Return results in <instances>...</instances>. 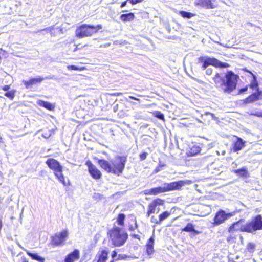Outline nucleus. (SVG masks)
Here are the masks:
<instances>
[{"mask_svg": "<svg viewBox=\"0 0 262 262\" xmlns=\"http://www.w3.org/2000/svg\"><path fill=\"white\" fill-rule=\"evenodd\" d=\"M126 161V158L123 156L116 157L114 159L111 161V163L103 159H98V163L102 168L108 172L117 176H119L122 173Z\"/></svg>", "mask_w": 262, "mask_h": 262, "instance_id": "nucleus-1", "label": "nucleus"}, {"mask_svg": "<svg viewBox=\"0 0 262 262\" xmlns=\"http://www.w3.org/2000/svg\"><path fill=\"white\" fill-rule=\"evenodd\" d=\"M110 239L114 247L123 245L128 238V235L121 228L114 227L110 231Z\"/></svg>", "mask_w": 262, "mask_h": 262, "instance_id": "nucleus-2", "label": "nucleus"}, {"mask_svg": "<svg viewBox=\"0 0 262 262\" xmlns=\"http://www.w3.org/2000/svg\"><path fill=\"white\" fill-rule=\"evenodd\" d=\"M101 28L102 26L101 25L93 26L83 24L76 28L75 34L77 37L80 38L89 37L91 36L93 34L96 33Z\"/></svg>", "mask_w": 262, "mask_h": 262, "instance_id": "nucleus-3", "label": "nucleus"}, {"mask_svg": "<svg viewBox=\"0 0 262 262\" xmlns=\"http://www.w3.org/2000/svg\"><path fill=\"white\" fill-rule=\"evenodd\" d=\"M239 77L232 71H228L224 77V81L222 91L227 93H230L236 87L237 79Z\"/></svg>", "mask_w": 262, "mask_h": 262, "instance_id": "nucleus-4", "label": "nucleus"}, {"mask_svg": "<svg viewBox=\"0 0 262 262\" xmlns=\"http://www.w3.org/2000/svg\"><path fill=\"white\" fill-rule=\"evenodd\" d=\"M242 232L253 233L256 230L262 229V217L261 215H257L251 222L247 223L242 226Z\"/></svg>", "mask_w": 262, "mask_h": 262, "instance_id": "nucleus-5", "label": "nucleus"}, {"mask_svg": "<svg viewBox=\"0 0 262 262\" xmlns=\"http://www.w3.org/2000/svg\"><path fill=\"white\" fill-rule=\"evenodd\" d=\"M192 183L191 180L179 181L170 183H165L164 184V191L167 192L175 190H180L181 188L185 185H190Z\"/></svg>", "mask_w": 262, "mask_h": 262, "instance_id": "nucleus-6", "label": "nucleus"}, {"mask_svg": "<svg viewBox=\"0 0 262 262\" xmlns=\"http://www.w3.org/2000/svg\"><path fill=\"white\" fill-rule=\"evenodd\" d=\"M199 62L202 63V69L205 70L208 66L211 65L216 67L219 60L215 58H211L208 56H201L198 59Z\"/></svg>", "mask_w": 262, "mask_h": 262, "instance_id": "nucleus-7", "label": "nucleus"}, {"mask_svg": "<svg viewBox=\"0 0 262 262\" xmlns=\"http://www.w3.org/2000/svg\"><path fill=\"white\" fill-rule=\"evenodd\" d=\"M164 204V201L157 199L154 200L151 203L148 205V209L147 213V215L148 216H149L151 214L158 213L160 208L159 207L160 205H163Z\"/></svg>", "mask_w": 262, "mask_h": 262, "instance_id": "nucleus-8", "label": "nucleus"}, {"mask_svg": "<svg viewBox=\"0 0 262 262\" xmlns=\"http://www.w3.org/2000/svg\"><path fill=\"white\" fill-rule=\"evenodd\" d=\"M231 216V214L226 213L222 210L219 211L214 217L213 224L214 225H219L224 223L226 220Z\"/></svg>", "mask_w": 262, "mask_h": 262, "instance_id": "nucleus-9", "label": "nucleus"}, {"mask_svg": "<svg viewBox=\"0 0 262 262\" xmlns=\"http://www.w3.org/2000/svg\"><path fill=\"white\" fill-rule=\"evenodd\" d=\"M67 236L68 232L66 230L56 234L52 238L53 244L56 246L62 245L64 242Z\"/></svg>", "mask_w": 262, "mask_h": 262, "instance_id": "nucleus-10", "label": "nucleus"}, {"mask_svg": "<svg viewBox=\"0 0 262 262\" xmlns=\"http://www.w3.org/2000/svg\"><path fill=\"white\" fill-rule=\"evenodd\" d=\"M89 168V172L91 176L95 179H99L101 177V173L96 166L91 162L88 161L86 163Z\"/></svg>", "mask_w": 262, "mask_h": 262, "instance_id": "nucleus-11", "label": "nucleus"}, {"mask_svg": "<svg viewBox=\"0 0 262 262\" xmlns=\"http://www.w3.org/2000/svg\"><path fill=\"white\" fill-rule=\"evenodd\" d=\"M213 2H215V0H195L194 5L207 9H213L216 7V5Z\"/></svg>", "mask_w": 262, "mask_h": 262, "instance_id": "nucleus-12", "label": "nucleus"}, {"mask_svg": "<svg viewBox=\"0 0 262 262\" xmlns=\"http://www.w3.org/2000/svg\"><path fill=\"white\" fill-rule=\"evenodd\" d=\"M46 163L48 167L54 172L55 171H60L62 166L60 165L59 162L53 158H50L46 161Z\"/></svg>", "mask_w": 262, "mask_h": 262, "instance_id": "nucleus-13", "label": "nucleus"}, {"mask_svg": "<svg viewBox=\"0 0 262 262\" xmlns=\"http://www.w3.org/2000/svg\"><path fill=\"white\" fill-rule=\"evenodd\" d=\"M79 258V251L75 249L73 252L70 253L66 258L65 262H75Z\"/></svg>", "mask_w": 262, "mask_h": 262, "instance_id": "nucleus-14", "label": "nucleus"}, {"mask_svg": "<svg viewBox=\"0 0 262 262\" xmlns=\"http://www.w3.org/2000/svg\"><path fill=\"white\" fill-rule=\"evenodd\" d=\"M213 80L215 83V86L222 91L224 81V77L223 78L220 76L219 73H216L214 77L213 78Z\"/></svg>", "mask_w": 262, "mask_h": 262, "instance_id": "nucleus-15", "label": "nucleus"}, {"mask_svg": "<svg viewBox=\"0 0 262 262\" xmlns=\"http://www.w3.org/2000/svg\"><path fill=\"white\" fill-rule=\"evenodd\" d=\"M154 238L153 236L151 237L148 241L146 244V252L148 255H151L154 252Z\"/></svg>", "mask_w": 262, "mask_h": 262, "instance_id": "nucleus-16", "label": "nucleus"}, {"mask_svg": "<svg viewBox=\"0 0 262 262\" xmlns=\"http://www.w3.org/2000/svg\"><path fill=\"white\" fill-rule=\"evenodd\" d=\"M145 191L146 194L149 195H157L159 193L165 192L164 186L153 188L150 189L146 190Z\"/></svg>", "mask_w": 262, "mask_h": 262, "instance_id": "nucleus-17", "label": "nucleus"}, {"mask_svg": "<svg viewBox=\"0 0 262 262\" xmlns=\"http://www.w3.org/2000/svg\"><path fill=\"white\" fill-rule=\"evenodd\" d=\"M242 226H244V225H243L242 221L235 222L229 227V232H232L233 231L235 230H240L241 231H242L241 227Z\"/></svg>", "mask_w": 262, "mask_h": 262, "instance_id": "nucleus-18", "label": "nucleus"}, {"mask_svg": "<svg viewBox=\"0 0 262 262\" xmlns=\"http://www.w3.org/2000/svg\"><path fill=\"white\" fill-rule=\"evenodd\" d=\"M134 14L133 13H129L122 14L120 18L122 21L126 22L133 20L134 18Z\"/></svg>", "mask_w": 262, "mask_h": 262, "instance_id": "nucleus-19", "label": "nucleus"}, {"mask_svg": "<svg viewBox=\"0 0 262 262\" xmlns=\"http://www.w3.org/2000/svg\"><path fill=\"white\" fill-rule=\"evenodd\" d=\"M244 146V143L241 138H238L237 141L234 143L233 147L234 150L237 151L242 149Z\"/></svg>", "mask_w": 262, "mask_h": 262, "instance_id": "nucleus-20", "label": "nucleus"}, {"mask_svg": "<svg viewBox=\"0 0 262 262\" xmlns=\"http://www.w3.org/2000/svg\"><path fill=\"white\" fill-rule=\"evenodd\" d=\"M233 172L237 175L243 177H246L248 174V170L246 167H243L241 169L234 170H233Z\"/></svg>", "mask_w": 262, "mask_h": 262, "instance_id": "nucleus-21", "label": "nucleus"}, {"mask_svg": "<svg viewBox=\"0 0 262 262\" xmlns=\"http://www.w3.org/2000/svg\"><path fill=\"white\" fill-rule=\"evenodd\" d=\"M259 99L258 97V94L255 93L249 96L248 98H247L245 99V102L247 103H251L256 101Z\"/></svg>", "mask_w": 262, "mask_h": 262, "instance_id": "nucleus-22", "label": "nucleus"}, {"mask_svg": "<svg viewBox=\"0 0 262 262\" xmlns=\"http://www.w3.org/2000/svg\"><path fill=\"white\" fill-rule=\"evenodd\" d=\"M54 174L60 182L65 185L64 177L62 174V166L61 168V170L60 171L57 170L55 171Z\"/></svg>", "mask_w": 262, "mask_h": 262, "instance_id": "nucleus-23", "label": "nucleus"}, {"mask_svg": "<svg viewBox=\"0 0 262 262\" xmlns=\"http://www.w3.org/2000/svg\"><path fill=\"white\" fill-rule=\"evenodd\" d=\"M45 79H55V76H49L45 78ZM45 79L43 78L38 77V78H32V85L35 84L37 83H40L42 81H43Z\"/></svg>", "mask_w": 262, "mask_h": 262, "instance_id": "nucleus-24", "label": "nucleus"}, {"mask_svg": "<svg viewBox=\"0 0 262 262\" xmlns=\"http://www.w3.org/2000/svg\"><path fill=\"white\" fill-rule=\"evenodd\" d=\"M45 79H55V76H49L45 78ZM45 79L43 78L38 77V78H32V85L35 84L37 83H40L42 81H43Z\"/></svg>", "mask_w": 262, "mask_h": 262, "instance_id": "nucleus-25", "label": "nucleus"}, {"mask_svg": "<svg viewBox=\"0 0 262 262\" xmlns=\"http://www.w3.org/2000/svg\"><path fill=\"white\" fill-rule=\"evenodd\" d=\"M182 231L185 232H194L196 234H199V232L194 229V226L191 223H188L186 226L182 229Z\"/></svg>", "mask_w": 262, "mask_h": 262, "instance_id": "nucleus-26", "label": "nucleus"}, {"mask_svg": "<svg viewBox=\"0 0 262 262\" xmlns=\"http://www.w3.org/2000/svg\"><path fill=\"white\" fill-rule=\"evenodd\" d=\"M27 254L30 256L32 259L36 260L39 262H44L45 259L40 256H39L36 253H32L29 252H27Z\"/></svg>", "mask_w": 262, "mask_h": 262, "instance_id": "nucleus-27", "label": "nucleus"}, {"mask_svg": "<svg viewBox=\"0 0 262 262\" xmlns=\"http://www.w3.org/2000/svg\"><path fill=\"white\" fill-rule=\"evenodd\" d=\"M107 255L108 252L106 250H102L97 262H105L107 258Z\"/></svg>", "mask_w": 262, "mask_h": 262, "instance_id": "nucleus-28", "label": "nucleus"}, {"mask_svg": "<svg viewBox=\"0 0 262 262\" xmlns=\"http://www.w3.org/2000/svg\"><path fill=\"white\" fill-rule=\"evenodd\" d=\"M40 106H42L43 107L48 109L49 110H52L54 108V106L48 102H46L43 101H40L38 103Z\"/></svg>", "mask_w": 262, "mask_h": 262, "instance_id": "nucleus-29", "label": "nucleus"}, {"mask_svg": "<svg viewBox=\"0 0 262 262\" xmlns=\"http://www.w3.org/2000/svg\"><path fill=\"white\" fill-rule=\"evenodd\" d=\"M179 14L181 15L182 17L186 18H191V17L195 15V14L184 11H180Z\"/></svg>", "mask_w": 262, "mask_h": 262, "instance_id": "nucleus-30", "label": "nucleus"}, {"mask_svg": "<svg viewBox=\"0 0 262 262\" xmlns=\"http://www.w3.org/2000/svg\"><path fill=\"white\" fill-rule=\"evenodd\" d=\"M170 215V213L168 211H165L162 213L160 214L159 215V217L161 222L165 219L168 218Z\"/></svg>", "mask_w": 262, "mask_h": 262, "instance_id": "nucleus-31", "label": "nucleus"}, {"mask_svg": "<svg viewBox=\"0 0 262 262\" xmlns=\"http://www.w3.org/2000/svg\"><path fill=\"white\" fill-rule=\"evenodd\" d=\"M125 217V216L124 214L121 213L119 214L117 218V222L119 225H122L123 224Z\"/></svg>", "mask_w": 262, "mask_h": 262, "instance_id": "nucleus-32", "label": "nucleus"}, {"mask_svg": "<svg viewBox=\"0 0 262 262\" xmlns=\"http://www.w3.org/2000/svg\"><path fill=\"white\" fill-rule=\"evenodd\" d=\"M154 114L155 116L157 118L162 120H164V116L163 114H162L160 112L155 111Z\"/></svg>", "mask_w": 262, "mask_h": 262, "instance_id": "nucleus-33", "label": "nucleus"}, {"mask_svg": "<svg viewBox=\"0 0 262 262\" xmlns=\"http://www.w3.org/2000/svg\"><path fill=\"white\" fill-rule=\"evenodd\" d=\"M247 250L250 252H253L255 249V245L252 243H249L247 246Z\"/></svg>", "mask_w": 262, "mask_h": 262, "instance_id": "nucleus-34", "label": "nucleus"}, {"mask_svg": "<svg viewBox=\"0 0 262 262\" xmlns=\"http://www.w3.org/2000/svg\"><path fill=\"white\" fill-rule=\"evenodd\" d=\"M5 96L12 100L14 97V92L10 91L6 92L5 94Z\"/></svg>", "mask_w": 262, "mask_h": 262, "instance_id": "nucleus-35", "label": "nucleus"}, {"mask_svg": "<svg viewBox=\"0 0 262 262\" xmlns=\"http://www.w3.org/2000/svg\"><path fill=\"white\" fill-rule=\"evenodd\" d=\"M230 66L228 63L225 62H222L221 61L219 60V63H217L216 68H228Z\"/></svg>", "mask_w": 262, "mask_h": 262, "instance_id": "nucleus-36", "label": "nucleus"}, {"mask_svg": "<svg viewBox=\"0 0 262 262\" xmlns=\"http://www.w3.org/2000/svg\"><path fill=\"white\" fill-rule=\"evenodd\" d=\"M23 82L27 89L29 88L30 86L32 85L31 79L28 81L23 80Z\"/></svg>", "mask_w": 262, "mask_h": 262, "instance_id": "nucleus-37", "label": "nucleus"}, {"mask_svg": "<svg viewBox=\"0 0 262 262\" xmlns=\"http://www.w3.org/2000/svg\"><path fill=\"white\" fill-rule=\"evenodd\" d=\"M129 256H127L125 254H119L118 255V257H117L116 260H122L126 259L127 258H129Z\"/></svg>", "mask_w": 262, "mask_h": 262, "instance_id": "nucleus-38", "label": "nucleus"}, {"mask_svg": "<svg viewBox=\"0 0 262 262\" xmlns=\"http://www.w3.org/2000/svg\"><path fill=\"white\" fill-rule=\"evenodd\" d=\"M103 198V195L99 193H95L93 195L95 200H101Z\"/></svg>", "mask_w": 262, "mask_h": 262, "instance_id": "nucleus-39", "label": "nucleus"}, {"mask_svg": "<svg viewBox=\"0 0 262 262\" xmlns=\"http://www.w3.org/2000/svg\"><path fill=\"white\" fill-rule=\"evenodd\" d=\"M151 222L152 223H155L156 224H160L161 223V221H160V219L159 220H158L155 217V216H152L151 217Z\"/></svg>", "mask_w": 262, "mask_h": 262, "instance_id": "nucleus-40", "label": "nucleus"}, {"mask_svg": "<svg viewBox=\"0 0 262 262\" xmlns=\"http://www.w3.org/2000/svg\"><path fill=\"white\" fill-rule=\"evenodd\" d=\"M67 68L70 70H80L81 69L78 67L74 65L68 66Z\"/></svg>", "mask_w": 262, "mask_h": 262, "instance_id": "nucleus-41", "label": "nucleus"}, {"mask_svg": "<svg viewBox=\"0 0 262 262\" xmlns=\"http://www.w3.org/2000/svg\"><path fill=\"white\" fill-rule=\"evenodd\" d=\"M137 228V225L136 222L134 223V225H130L129 230L131 231H134Z\"/></svg>", "mask_w": 262, "mask_h": 262, "instance_id": "nucleus-42", "label": "nucleus"}, {"mask_svg": "<svg viewBox=\"0 0 262 262\" xmlns=\"http://www.w3.org/2000/svg\"><path fill=\"white\" fill-rule=\"evenodd\" d=\"M227 241L229 243H233L235 242V238L232 236H230L227 237Z\"/></svg>", "mask_w": 262, "mask_h": 262, "instance_id": "nucleus-43", "label": "nucleus"}, {"mask_svg": "<svg viewBox=\"0 0 262 262\" xmlns=\"http://www.w3.org/2000/svg\"><path fill=\"white\" fill-rule=\"evenodd\" d=\"M147 155V152H143L140 155V158L141 160H144L146 158Z\"/></svg>", "mask_w": 262, "mask_h": 262, "instance_id": "nucleus-44", "label": "nucleus"}, {"mask_svg": "<svg viewBox=\"0 0 262 262\" xmlns=\"http://www.w3.org/2000/svg\"><path fill=\"white\" fill-rule=\"evenodd\" d=\"M122 93L119 92V93H107V95L112 96H119L120 95H122Z\"/></svg>", "mask_w": 262, "mask_h": 262, "instance_id": "nucleus-45", "label": "nucleus"}, {"mask_svg": "<svg viewBox=\"0 0 262 262\" xmlns=\"http://www.w3.org/2000/svg\"><path fill=\"white\" fill-rule=\"evenodd\" d=\"M212 69L211 68H208L206 70V74L207 75H211L212 73Z\"/></svg>", "mask_w": 262, "mask_h": 262, "instance_id": "nucleus-46", "label": "nucleus"}, {"mask_svg": "<svg viewBox=\"0 0 262 262\" xmlns=\"http://www.w3.org/2000/svg\"><path fill=\"white\" fill-rule=\"evenodd\" d=\"M112 257L113 259H116L117 257H118L117 253L116 251H113L112 253Z\"/></svg>", "mask_w": 262, "mask_h": 262, "instance_id": "nucleus-47", "label": "nucleus"}, {"mask_svg": "<svg viewBox=\"0 0 262 262\" xmlns=\"http://www.w3.org/2000/svg\"><path fill=\"white\" fill-rule=\"evenodd\" d=\"M194 148L195 149V150H194V151L193 150V149H191L192 150L193 154H194L199 152L201 150V149L199 147H194Z\"/></svg>", "mask_w": 262, "mask_h": 262, "instance_id": "nucleus-48", "label": "nucleus"}, {"mask_svg": "<svg viewBox=\"0 0 262 262\" xmlns=\"http://www.w3.org/2000/svg\"><path fill=\"white\" fill-rule=\"evenodd\" d=\"M206 115H210L211 117H212V119H213V120H216L217 119V118L215 116V115L212 114V113H209V112H206L205 113Z\"/></svg>", "mask_w": 262, "mask_h": 262, "instance_id": "nucleus-49", "label": "nucleus"}, {"mask_svg": "<svg viewBox=\"0 0 262 262\" xmlns=\"http://www.w3.org/2000/svg\"><path fill=\"white\" fill-rule=\"evenodd\" d=\"M247 90H248V88L247 87L241 89L239 90V93H241V94L247 91Z\"/></svg>", "mask_w": 262, "mask_h": 262, "instance_id": "nucleus-50", "label": "nucleus"}, {"mask_svg": "<svg viewBox=\"0 0 262 262\" xmlns=\"http://www.w3.org/2000/svg\"><path fill=\"white\" fill-rule=\"evenodd\" d=\"M10 89V86L9 85H5L3 88V90L5 91H8Z\"/></svg>", "mask_w": 262, "mask_h": 262, "instance_id": "nucleus-51", "label": "nucleus"}, {"mask_svg": "<svg viewBox=\"0 0 262 262\" xmlns=\"http://www.w3.org/2000/svg\"><path fill=\"white\" fill-rule=\"evenodd\" d=\"M52 29H51L50 28H46L45 29H41L40 30H38V32H41V31H48V30H50L51 31Z\"/></svg>", "mask_w": 262, "mask_h": 262, "instance_id": "nucleus-52", "label": "nucleus"}, {"mask_svg": "<svg viewBox=\"0 0 262 262\" xmlns=\"http://www.w3.org/2000/svg\"><path fill=\"white\" fill-rule=\"evenodd\" d=\"M118 110V105L116 104L113 107V111L114 112H116Z\"/></svg>", "mask_w": 262, "mask_h": 262, "instance_id": "nucleus-53", "label": "nucleus"}, {"mask_svg": "<svg viewBox=\"0 0 262 262\" xmlns=\"http://www.w3.org/2000/svg\"><path fill=\"white\" fill-rule=\"evenodd\" d=\"M129 98L132 99H133V100H137V101H139V102L140 101V100L139 99L137 98H136V97H133V96H129Z\"/></svg>", "mask_w": 262, "mask_h": 262, "instance_id": "nucleus-54", "label": "nucleus"}, {"mask_svg": "<svg viewBox=\"0 0 262 262\" xmlns=\"http://www.w3.org/2000/svg\"><path fill=\"white\" fill-rule=\"evenodd\" d=\"M127 1L126 0V1H124V2H122V4H121V8H123V7H124V6H126V4H127Z\"/></svg>", "mask_w": 262, "mask_h": 262, "instance_id": "nucleus-55", "label": "nucleus"}, {"mask_svg": "<svg viewBox=\"0 0 262 262\" xmlns=\"http://www.w3.org/2000/svg\"><path fill=\"white\" fill-rule=\"evenodd\" d=\"M161 170V168H160V166H158V167H157L155 169V172H156V173H157V172H158L159 171H160Z\"/></svg>", "mask_w": 262, "mask_h": 262, "instance_id": "nucleus-56", "label": "nucleus"}, {"mask_svg": "<svg viewBox=\"0 0 262 262\" xmlns=\"http://www.w3.org/2000/svg\"><path fill=\"white\" fill-rule=\"evenodd\" d=\"M256 93L258 94V97H259V99H260V97L262 96V91H258L257 93Z\"/></svg>", "mask_w": 262, "mask_h": 262, "instance_id": "nucleus-57", "label": "nucleus"}, {"mask_svg": "<svg viewBox=\"0 0 262 262\" xmlns=\"http://www.w3.org/2000/svg\"><path fill=\"white\" fill-rule=\"evenodd\" d=\"M21 260H22V262H28V261L27 260L26 258L25 257H21Z\"/></svg>", "mask_w": 262, "mask_h": 262, "instance_id": "nucleus-58", "label": "nucleus"}, {"mask_svg": "<svg viewBox=\"0 0 262 262\" xmlns=\"http://www.w3.org/2000/svg\"><path fill=\"white\" fill-rule=\"evenodd\" d=\"M165 166V164H162L161 162H159V164L158 166H160V168H161L162 167H164Z\"/></svg>", "mask_w": 262, "mask_h": 262, "instance_id": "nucleus-59", "label": "nucleus"}, {"mask_svg": "<svg viewBox=\"0 0 262 262\" xmlns=\"http://www.w3.org/2000/svg\"><path fill=\"white\" fill-rule=\"evenodd\" d=\"M2 226H3L2 220V219L0 218V230L2 229Z\"/></svg>", "mask_w": 262, "mask_h": 262, "instance_id": "nucleus-60", "label": "nucleus"}, {"mask_svg": "<svg viewBox=\"0 0 262 262\" xmlns=\"http://www.w3.org/2000/svg\"><path fill=\"white\" fill-rule=\"evenodd\" d=\"M125 100H126L127 102H129V103H132L133 104H136V103L135 102H132L131 101H129L127 98H125Z\"/></svg>", "mask_w": 262, "mask_h": 262, "instance_id": "nucleus-61", "label": "nucleus"}, {"mask_svg": "<svg viewBox=\"0 0 262 262\" xmlns=\"http://www.w3.org/2000/svg\"><path fill=\"white\" fill-rule=\"evenodd\" d=\"M0 143H3V139L1 136H0Z\"/></svg>", "mask_w": 262, "mask_h": 262, "instance_id": "nucleus-62", "label": "nucleus"}, {"mask_svg": "<svg viewBox=\"0 0 262 262\" xmlns=\"http://www.w3.org/2000/svg\"><path fill=\"white\" fill-rule=\"evenodd\" d=\"M42 136L44 137V138H48V137L47 136V135H42Z\"/></svg>", "mask_w": 262, "mask_h": 262, "instance_id": "nucleus-63", "label": "nucleus"}, {"mask_svg": "<svg viewBox=\"0 0 262 262\" xmlns=\"http://www.w3.org/2000/svg\"><path fill=\"white\" fill-rule=\"evenodd\" d=\"M138 235H134V236L136 238H138Z\"/></svg>", "mask_w": 262, "mask_h": 262, "instance_id": "nucleus-64", "label": "nucleus"}]
</instances>
